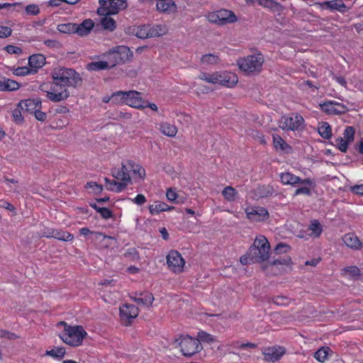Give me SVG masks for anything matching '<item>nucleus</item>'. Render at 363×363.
I'll list each match as a JSON object with an SVG mask.
<instances>
[{
	"label": "nucleus",
	"mask_w": 363,
	"mask_h": 363,
	"mask_svg": "<svg viewBox=\"0 0 363 363\" xmlns=\"http://www.w3.org/2000/svg\"><path fill=\"white\" fill-rule=\"evenodd\" d=\"M59 325L63 326V330L59 335L60 338L69 346L81 345L87 335V333L81 325H70L64 321L60 322Z\"/></svg>",
	"instance_id": "f257e3e1"
},
{
	"label": "nucleus",
	"mask_w": 363,
	"mask_h": 363,
	"mask_svg": "<svg viewBox=\"0 0 363 363\" xmlns=\"http://www.w3.org/2000/svg\"><path fill=\"white\" fill-rule=\"evenodd\" d=\"M198 78L207 83L228 88L233 87L238 82V78L235 73L227 71H219L213 73L201 72Z\"/></svg>",
	"instance_id": "f03ea898"
},
{
	"label": "nucleus",
	"mask_w": 363,
	"mask_h": 363,
	"mask_svg": "<svg viewBox=\"0 0 363 363\" xmlns=\"http://www.w3.org/2000/svg\"><path fill=\"white\" fill-rule=\"evenodd\" d=\"M270 245L266 237L259 235L248 250V255L252 262H263L269 257Z\"/></svg>",
	"instance_id": "7ed1b4c3"
},
{
	"label": "nucleus",
	"mask_w": 363,
	"mask_h": 363,
	"mask_svg": "<svg viewBox=\"0 0 363 363\" xmlns=\"http://www.w3.org/2000/svg\"><path fill=\"white\" fill-rule=\"evenodd\" d=\"M51 75L53 82L67 86H77L82 82L79 74L72 69L55 67L52 71Z\"/></svg>",
	"instance_id": "20e7f679"
},
{
	"label": "nucleus",
	"mask_w": 363,
	"mask_h": 363,
	"mask_svg": "<svg viewBox=\"0 0 363 363\" xmlns=\"http://www.w3.org/2000/svg\"><path fill=\"white\" fill-rule=\"evenodd\" d=\"M133 55V54L128 47L119 45L106 52L104 57L107 60L112 68L118 64L124 63L130 60Z\"/></svg>",
	"instance_id": "39448f33"
},
{
	"label": "nucleus",
	"mask_w": 363,
	"mask_h": 363,
	"mask_svg": "<svg viewBox=\"0 0 363 363\" xmlns=\"http://www.w3.org/2000/svg\"><path fill=\"white\" fill-rule=\"evenodd\" d=\"M264 60L263 55L258 52L240 59L238 65L243 72L252 74L261 71Z\"/></svg>",
	"instance_id": "423d86ee"
},
{
	"label": "nucleus",
	"mask_w": 363,
	"mask_h": 363,
	"mask_svg": "<svg viewBox=\"0 0 363 363\" xmlns=\"http://www.w3.org/2000/svg\"><path fill=\"white\" fill-rule=\"evenodd\" d=\"M133 33L138 38L145 39L147 38H155L163 35L167 33V29L165 26L155 25H143L135 26L132 28Z\"/></svg>",
	"instance_id": "0eeeda50"
},
{
	"label": "nucleus",
	"mask_w": 363,
	"mask_h": 363,
	"mask_svg": "<svg viewBox=\"0 0 363 363\" xmlns=\"http://www.w3.org/2000/svg\"><path fill=\"white\" fill-rule=\"evenodd\" d=\"M305 121L301 115L293 113L283 116L279 121L278 125L284 130H301L304 128Z\"/></svg>",
	"instance_id": "6e6552de"
},
{
	"label": "nucleus",
	"mask_w": 363,
	"mask_h": 363,
	"mask_svg": "<svg viewBox=\"0 0 363 363\" xmlns=\"http://www.w3.org/2000/svg\"><path fill=\"white\" fill-rule=\"evenodd\" d=\"M207 18L209 22L218 26L231 24L238 21L235 13L228 9H220L208 14Z\"/></svg>",
	"instance_id": "1a4fd4ad"
},
{
	"label": "nucleus",
	"mask_w": 363,
	"mask_h": 363,
	"mask_svg": "<svg viewBox=\"0 0 363 363\" xmlns=\"http://www.w3.org/2000/svg\"><path fill=\"white\" fill-rule=\"evenodd\" d=\"M46 84H42L40 86L41 91L46 93L48 99L53 102H59L68 98L69 93L67 91V86L58 84L53 82L50 90H46Z\"/></svg>",
	"instance_id": "9d476101"
},
{
	"label": "nucleus",
	"mask_w": 363,
	"mask_h": 363,
	"mask_svg": "<svg viewBox=\"0 0 363 363\" xmlns=\"http://www.w3.org/2000/svg\"><path fill=\"white\" fill-rule=\"evenodd\" d=\"M101 7L98 9L99 14H116L127 8L126 0H99Z\"/></svg>",
	"instance_id": "9b49d317"
},
{
	"label": "nucleus",
	"mask_w": 363,
	"mask_h": 363,
	"mask_svg": "<svg viewBox=\"0 0 363 363\" xmlns=\"http://www.w3.org/2000/svg\"><path fill=\"white\" fill-rule=\"evenodd\" d=\"M94 23L91 19H86L79 25L77 24H61L58 26L60 32H75L80 36L88 35L93 29Z\"/></svg>",
	"instance_id": "f8f14e48"
},
{
	"label": "nucleus",
	"mask_w": 363,
	"mask_h": 363,
	"mask_svg": "<svg viewBox=\"0 0 363 363\" xmlns=\"http://www.w3.org/2000/svg\"><path fill=\"white\" fill-rule=\"evenodd\" d=\"M179 347L183 355L186 357L192 356L201 349L199 340L189 336H185L181 338Z\"/></svg>",
	"instance_id": "ddd939ff"
},
{
	"label": "nucleus",
	"mask_w": 363,
	"mask_h": 363,
	"mask_svg": "<svg viewBox=\"0 0 363 363\" xmlns=\"http://www.w3.org/2000/svg\"><path fill=\"white\" fill-rule=\"evenodd\" d=\"M245 211L247 218L252 223L265 222L269 218L268 211L262 206H248Z\"/></svg>",
	"instance_id": "4468645a"
},
{
	"label": "nucleus",
	"mask_w": 363,
	"mask_h": 363,
	"mask_svg": "<svg viewBox=\"0 0 363 363\" xmlns=\"http://www.w3.org/2000/svg\"><path fill=\"white\" fill-rule=\"evenodd\" d=\"M167 263L172 272L180 273L183 271L185 261L179 252L172 250L167 256Z\"/></svg>",
	"instance_id": "2eb2a0df"
},
{
	"label": "nucleus",
	"mask_w": 363,
	"mask_h": 363,
	"mask_svg": "<svg viewBox=\"0 0 363 363\" xmlns=\"http://www.w3.org/2000/svg\"><path fill=\"white\" fill-rule=\"evenodd\" d=\"M281 182L284 185L296 186L297 184L308 185L312 186L313 182L311 179H301L299 177H297L289 172H283L280 174Z\"/></svg>",
	"instance_id": "dca6fc26"
},
{
	"label": "nucleus",
	"mask_w": 363,
	"mask_h": 363,
	"mask_svg": "<svg viewBox=\"0 0 363 363\" xmlns=\"http://www.w3.org/2000/svg\"><path fill=\"white\" fill-rule=\"evenodd\" d=\"M125 104L137 109H144V99L137 91H125Z\"/></svg>",
	"instance_id": "f3484780"
},
{
	"label": "nucleus",
	"mask_w": 363,
	"mask_h": 363,
	"mask_svg": "<svg viewBox=\"0 0 363 363\" xmlns=\"http://www.w3.org/2000/svg\"><path fill=\"white\" fill-rule=\"evenodd\" d=\"M285 349L279 346L265 347L262 350L265 361L274 362L279 360L285 353Z\"/></svg>",
	"instance_id": "a211bd4d"
},
{
	"label": "nucleus",
	"mask_w": 363,
	"mask_h": 363,
	"mask_svg": "<svg viewBox=\"0 0 363 363\" xmlns=\"http://www.w3.org/2000/svg\"><path fill=\"white\" fill-rule=\"evenodd\" d=\"M130 163V160H126L122 162L121 167L113 172V176L118 180L121 182L130 183L131 178L130 173H131L130 169H128L127 164Z\"/></svg>",
	"instance_id": "6ab92c4d"
},
{
	"label": "nucleus",
	"mask_w": 363,
	"mask_h": 363,
	"mask_svg": "<svg viewBox=\"0 0 363 363\" xmlns=\"http://www.w3.org/2000/svg\"><path fill=\"white\" fill-rule=\"evenodd\" d=\"M320 106L321 110L328 114H339L345 111V106L337 101H329Z\"/></svg>",
	"instance_id": "aec40b11"
},
{
	"label": "nucleus",
	"mask_w": 363,
	"mask_h": 363,
	"mask_svg": "<svg viewBox=\"0 0 363 363\" xmlns=\"http://www.w3.org/2000/svg\"><path fill=\"white\" fill-rule=\"evenodd\" d=\"M120 314L123 320L130 322L138 316V308L133 304H124L120 307Z\"/></svg>",
	"instance_id": "412c9836"
},
{
	"label": "nucleus",
	"mask_w": 363,
	"mask_h": 363,
	"mask_svg": "<svg viewBox=\"0 0 363 363\" xmlns=\"http://www.w3.org/2000/svg\"><path fill=\"white\" fill-rule=\"evenodd\" d=\"M132 298L138 306L147 308H149L154 301L152 294L147 291H144L139 294H135Z\"/></svg>",
	"instance_id": "4be33fe9"
},
{
	"label": "nucleus",
	"mask_w": 363,
	"mask_h": 363,
	"mask_svg": "<svg viewBox=\"0 0 363 363\" xmlns=\"http://www.w3.org/2000/svg\"><path fill=\"white\" fill-rule=\"evenodd\" d=\"M45 64V57L41 54L31 55L28 58V65L30 70L35 74L38 70Z\"/></svg>",
	"instance_id": "5701e85b"
},
{
	"label": "nucleus",
	"mask_w": 363,
	"mask_h": 363,
	"mask_svg": "<svg viewBox=\"0 0 363 363\" xmlns=\"http://www.w3.org/2000/svg\"><path fill=\"white\" fill-rule=\"evenodd\" d=\"M342 241L348 247L352 250H358L362 247V242L354 233H346L342 237Z\"/></svg>",
	"instance_id": "b1692460"
},
{
	"label": "nucleus",
	"mask_w": 363,
	"mask_h": 363,
	"mask_svg": "<svg viewBox=\"0 0 363 363\" xmlns=\"http://www.w3.org/2000/svg\"><path fill=\"white\" fill-rule=\"evenodd\" d=\"M41 102L38 99H25L18 103V106L25 111L33 113L40 107Z\"/></svg>",
	"instance_id": "393cba45"
},
{
	"label": "nucleus",
	"mask_w": 363,
	"mask_h": 363,
	"mask_svg": "<svg viewBox=\"0 0 363 363\" xmlns=\"http://www.w3.org/2000/svg\"><path fill=\"white\" fill-rule=\"evenodd\" d=\"M156 6L160 12L170 13L177 11V6L173 0H157Z\"/></svg>",
	"instance_id": "a878e982"
},
{
	"label": "nucleus",
	"mask_w": 363,
	"mask_h": 363,
	"mask_svg": "<svg viewBox=\"0 0 363 363\" xmlns=\"http://www.w3.org/2000/svg\"><path fill=\"white\" fill-rule=\"evenodd\" d=\"M127 167L128 169H130L133 179L140 180L145 179L146 174L145 170L140 164L130 160V163L127 164Z\"/></svg>",
	"instance_id": "bb28decb"
},
{
	"label": "nucleus",
	"mask_w": 363,
	"mask_h": 363,
	"mask_svg": "<svg viewBox=\"0 0 363 363\" xmlns=\"http://www.w3.org/2000/svg\"><path fill=\"white\" fill-rule=\"evenodd\" d=\"M309 236L313 238H318L323 233V226L318 220H312L308 227Z\"/></svg>",
	"instance_id": "cd10ccee"
},
{
	"label": "nucleus",
	"mask_w": 363,
	"mask_h": 363,
	"mask_svg": "<svg viewBox=\"0 0 363 363\" xmlns=\"http://www.w3.org/2000/svg\"><path fill=\"white\" fill-rule=\"evenodd\" d=\"M159 125V130L166 136L173 138L177 133V128L173 124H170L167 122H162Z\"/></svg>",
	"instance_id": "c85d7f7f"
},
{
	"label": "nucleus",
	"mask_w": 363,
	"mask_h": 363,
	"mask_svg": "<svg viewBox=\"0 0 363 363\" xmlns=\"http://www.w3.org/2000/svg\"><path fill=\"white\" fill-rule=\"evenodd\" d=\"M255 191V196L259 199L272 196L274 193V189L272 186L262 185L257 186Z\"/></svg>",
	"instance_id": "c756f323"
},
{
	"label": "nucleus",
	"mask_w": 363,
	"mask_h": 363,
	"mask_svg": "<svg viewBox=\"0 0 363 363\" xmlns=\"http://www.w3.org/2000/svg\"><path fill=\"white\" fill-rule=\"evenodd\" d=\"M105 181L108 185V189L111 191H115V192H121L128 185V183L126 182H117L114 180H110L107 178L105 179Z\"/></svg>",
	"instance_id": "7c9ffc66"
},
{
	"label": "nucleus",
	"mask_w": 363,
	"mask_h": 363,
	"mask_svg": "<svg viewBox=\"0 0 363 363\" xmlns=\"http://www.w3.org/2000/svg\"><path fill=\"white\" fill-rule=\"evenodd\" d=\"M222 195L225 200L230 202H233L236 200L238 192L236 189L231 186H228L222 191Z\"/></svg>",
	"instance_id": "2f4dec72"
},
{
	"label": "nucleus",
	"mask_w": 363,
	"mask_h": 363,
	"mask_svg": "<svg viewBox=\"0 0 363 363\" xmlns=\"http://www.w3.org/2000/svg\"><path fill=\"white\" fill-rule=\"evenodd\" d=\"M167 209H168L167 204L160 201H155L149 206V211L152 215H157Z\"/></svg>",
	"instance_id": "473e14b6"
},
{
	"label": "nucleus",
	"mask_w": 363,
	"mask_h": 363,
	"mask_svg": "<svg viewBox=\"0 0 363 363\" xmlns=\"http://www.w3.org/2000/svg\"><path fill=\"white\" fill-rule=\"evenodd\" d=\"M110 68L111 67L107 60L98 62H93L87 65V69L91 71L103 70Z\"/></svg>",
	"instance_id": "72a5a7b5"
},
{
	"label": "nucleus",
	"mask_w": 363,
	"mask_h": 363,
	"mask_svg": "<svg viewBox=\"0 0 363 363\" xmlns=\"http://www.w3.org/2000/svg\"><path fill=\"white\" fill-rule=\"evenodd\" d=\"M104 16L101 18V23L104 29L113 31L116 28L115 20L110 16L111 14H103Z\"/></svg>",
	"instance_id": "f704fd0d"
},
{
	"label": "nucleus",
	"mask_w": 363,
	"mask_h": 363,
	"mask_svg": "<svg viewBox=\"0 0 363 363\" xmlns=\"http://www.w3.org/2000/svg\"><path fill=\"white\" fill-rule=\"evenodd\" d=\"M318 133L325 139H329L332 136V130L330 125L326 122H322L318 126Z\"/></svg>",
	"instance_id": "c9c22d12"
},
{
	"label": "nucleus",
	"mask_w": 363,
	"mask_h": 363,
	"mask_svg": "<svg viewBox=\"0 0 363 363\" xmlns=\"http://www.w3.org/2000/svg\"><path fill=\"white\" fill-rule=\"evenodd\" d=\"M2 87V91H11L18 89L20 84L15 80L4 78Z\"/></svg>",
	"instance_id": "e433bc0d"
},
{
	"label": "nucleus",
	"mask_w": 363,
	"mask_h": 363,
	"mask_svg": "<svg viewBox=\"0 0 363 363\" xmlns=\"http://www.w3.org/2000/svg\"><path fill=\"white\" fill-rule=\"evenodd\" d=\"M53 238L62 241H71L74 236L69 232L54 229Z\"/></svg>",
	"instance_id": "4c0bfd02"
},
{
	"label": "nucleus",
	"mask_w": 363,
	"mask_h": 363,
	"mask_svg": "<svg viewBox=\"0 0 363 363\" xmlns=\"http://www.w3.org/2000/svg\"><path fill=\"white\" fill-rule=\"evenodd\" d=\"M258 4L273 11H278L281 7L280 4L274 0H258Z\"/></svg>",
	"instance_id": "58836bf2"
},
{
	"label": "nucleus",
	"mask_w": 363,
	"mask_h": 363,
	"mask_svg": "<svg viewBox=\"0 0 363 363\" xmlns=\"http://www.w3.org/2000/svg\"><path fill=\"white\" fill-rule=\"evenodd\" d=\"M79 233H80L81 235H84V236H86V235H87L89 234H92V235H94V238L96 240L100 239L101 238L103 239H106V238L113 239L112 237L107 236V235H104L102 233L91 231L88 228H81L79 230Z\"/></svg>",
	"instance_id": "ea45409f"
},
{
	"label": "nucleus",
	"mask_w": 363,
	"mask_h": 363,
	"mask_svg": "<svg viewBox=\"0 0 363 363\" xmlns=\"http://www.w3.org/2000/svg\"><path fill=\"white\" fill-rule=\"evenodd\" d=\"M329 347H321L314 353V357L320 362H324L328 359Z\"/></svg>",
	"instance_id": "a19ab883"
},
{
	"label": "nucleus",
	"mask_w": 363,
	"mask_h": 363,
	"mask_svg": "<svg viewBox=\"0 0 363 363\" xmlns=\"http://www.w3.org/2000/svg\"><path fill=\"white\" fill-rule=\"evenodd\" d=\"M273 144L277 150H284L287 147L286 142L279 135H273Z\"/></svg>",
	"instance_id": "79ce46f5"
},
{
	"label": "nucleus",
	"mask_w": 363,
	"mask_h": 363,
	"mask_svg": "<svg viewBox=\"0 0 363 363\" xmlns=\"http://www.w3.org/2000/svg\"><path fill=\"white\" fill-rule=\"evenodd\" d=\"M11 71L16 76L23 77L28 74H33L34 72L31 71L28 67H19L17 68H12Z\"/></svg>",
	"instance_id": "37998d69"
},
{
	"label": "nucleus",
	"mask_w": 363,
	"mask_h": 363,
	"mask_svg": "<svg viewBox=\"0 0 363 363\" xmlns=\"http://www.w3.org/2000/svg\"><path fill=\"white\" fill-rule=\"evenodd\" d=\"M201 60L203 64L215 65L219 62L220 59L217 55L213 54H208L203 55L201 57Z\"/></svg>",
	"instance_id": "c03bdc74"
},
{
	"label": "nucleus",
	"mask_w": 363,
	"mask_h": 363,
	"mask_svg": "<svg viewBox=\"0 0 363 363\" xmlns=\"http://www.w3.org/2000/svg\"><path fill=\"white\" fill-rule=\"evenodd\" d=\"M113 104H125V91H118L112 94Z\"/></svg>",
	"instance_id": "a18cd8bd"
},
{
	"label": "nucleus",
	"mask_w": 363,
	"mask_h": 363,
	"mask_svg": "<svg viewBox=\"0 0 363 363\" xmlns=\"http://www.w3.org/2000/svg\"><path fill=\"white\" fill-rule=\"evenodd\" d=\"M46 354L55 358H62L65 354V350L64 347H57L49 351H46Z\"/></svg>",
	"instance_id": "49530a36"
},
{
	"label": "nucleus",
	"mask_w": 363,
	"mask_h": 363,
	"mask_svg": "<svg viewBox=\"0 0 363 363\" xmlns=\"http://www.w3.org/2000/svg\"><path fill=\"white\" fill-rule=\"evenodd\" d=\"M354 133L355 130L353 127L347 126L344 130L342 138L351 143L354 140Z\"/></svg>",
	"instance_id": "de8ad7c7"
},
{
	"label": "nucleus",
	"mask_w": 363,
	"mask_h": 363,
	"mask_svg": "<svg viewBox=\"0 0 363 363\" xmlns=\"http://www.w3.org/2000/svg\"><path fill=\"white\" fill-rule=\"evenodd\" d=\"M292 261L291 258L289 256L284 257L283 259H277L274 260L272 263H270V267H272V270L273 271V268L277 265H290L291 264Z\"/></svg>",
	"instance_id": "09e8293b"
},
{
	"label": "nucleus",
	"mask_w": 363,
	"mask_h": 363,
	"mask_svg": "<svg viewBox=\"0 0 363 363\" xmlns=\"http://www.w3.org/2000/svg\"><path fill=\"white\" fill-rule=\"evenodd\" d=\"M325 4L327 6L328 9H333V10H338L340 11L341 9L345 8V4L341 1L338 0H333L330 1H327L325 3Z\"/></svg>",
	"instance_id": "8fccbe9b"
},
{
	"label": "nucleus",
	"mask_w": 363,
	"mask_h": 363,
	"mask_svg": "<svg viewBox=\"0 0 363 363\" xmlns=\"http://www.w3.org/2000/svg\"><path fill=\"white\" fill-rule=\"evenodd\" d=\"M335 143L336 147L342 152H345L347 151L348 145L350 144V143H347V141L342 137L337 138L335 140Z\"/></svg>",
	"instance_id": "3c124183"
},
{
	"label": "nucleus",
	"mask_w": 363,
	"mask_h": 363,
	"mask_svg": "<svg viewBox=\"0 0 363 363\" xmlns=\"http://www.w3.org/2000/svg\"><path fill=\"white\" fill-rule=\"evenodd\" d=\"M291 250V247L285 243L280 242L274 248V252L277 255H280L283 253H287Z\"/></svg>",
	"instance_id": "603ef678"
},
{
	"label": "nucleus",
	"mask_w": 363,
	"mask_h": 363,
	"mask_svg": "<svg viewBox=\"0 0 363 363\" xmlns=\"http://www.w3.org/2000/svg\"><path fill=\"white\" fill-rule=\"evenodd\" d=\"M124 256L133 261L138 260L140 258L139 253L135 248H129L124 254Z\"/></svg>",
	"instance_id": "864d4df0"
},
{
	"label": "nucleus",
	"mask_w": 363,
	"mask_h": 363,
	"mask_svg": "<svg viewBox=\"0 0 363 363\" xmlns=\"http://www.w3.org/2000/svg\"><path fill=\"white\" fill-rule=\"evenodd\" d=\"M22 111L23 110L18 106L12 111L13 118L16 123H21L23 121Z\"/></svg>",
	"instance_id": "5fc2aeb1"
},
{
	"label": "nucleus",
	"mask_w": 363,
	"mask_h": 363,
	"mask_svg": "<svg viewBox=\"0 0 363 363\" xmlns=\"http://www.w3.org/2000/svg\"><path fill=\"white\" fill-rule=\"evenodd\" d=\"M0 337L6 338L8 340H15L18 338L19 337L13 333H11L9 330L0 329Z\"/></svg>",
	"instance_id": "6e6d98bb"
},
{
	"label": "nucleus",
	"mask_w": 363,
	"mask_h": 363,
	"mask_svg": "<svg viewBox=\"0 0 363 363\" xmlns=\"http://www.w3.org/2000/svg\"><path fill=\"white\" fill-rule=\"evenodd\" d=\"M26 12L27 14L35 16L40 13V9L36 4H29L26 7Z\"/></svg>",
	"instance_id": "4d7b16f0"
},
{
	"label": "nucleus",
	"mask_w": 363,
	"mask_h": 363,
	"mask_svg": "<svg viewBox=\"0 0 363 363\" xmlns=\"http://www.w3.org/2000/svg\"><path fill=\"white\" fill-rule=\"evenodd\" d=\"M166 196H167V199L169 201H172V202H177V203H182V201H177V192L175 191V190L172 189H167V193H166Z\"/></svg>",
	"instance_id": "13d9d810"
},
{
	"label": "nucleus",
	"mask_w": 363,
	"mask_h": 363,
	"mask_svg": "<svg viewBox=\"0 0 363 363\" xmlns=\"http://www.w3.org/2000/svg\"><path fill=\"white\" fill-rule=\"evenodd\" d=\"M97 212L104 219H108L113 216L112 212L107 208L101 207V208H98Z\"/></svg>",
	"instance_id": "bf43d9fd"
},
{
	"label": "nucleus",
	"mask_w": 363,
	"mask_h": 363,
	"mask_svg": "<svg viewBox=\"0 0 363 363\" xmlns=\"http://www.w3.org/2000/svg\"><path fill=\"white\" fill-rule=\"evenodd\" d=\"M344 271L352 277H357L359 274V269L356 266H350L344 269Z\"/></svg>",
	"instance_id": "052dcab7"
},
{
	"label": "nucleus",
	"mask_w": 363,
	"mask_h": 363,
	"mask_svg": "<svg viewBox=\"0 0 363 363\" xmlns=\"http://www.w3.org/2000/svg\"><path fill=\"white\" fill-rule=\"evenodd\" d=\"M198 337H199V339L201 341H204V342H211L214 340L213 337L211 335L208 334L207 333L203 332V331L199 332L198 333Z\"/></svg>",
	"instance_id": "680f3d73"
},
{
	"label": "nucleus",
	"mask_w": 363,
	"mask_h": 363,
	"mask_svg": "<svg viewBox=\"0 0 363 363\" xmlns=\"http://www.w3.org/2000/svg\"><path fill=\"white\" fill-rule=\"evenodd\" d=\"M86 188L92 189L94 192L96 194L101 192L103 190V187L101 185L93 182H88L86 184Z\"/></svg>",
	"instance_id": "e2e57ef3"
},
{
	"label": "nucleus",
	"mask_w": 363,
	"mask_h": 363,
	"mask_svg": "<svg viewBox=\"0 0 363 363\" xmlns=\"http://www.w3.org/2000/svg\"><path fill=\"white\" fill-rule=\"evenodd\" d=\"M5 50L9 54L19 55L22 52L21 48H20L18 46H15V45H9L6 46Z\"/></svg>",
	"instance_id": "0e129e2a"
},
{
	"label": "nucleus",
	"mask_w": 363,
	"mask_h": 363,
	"mask_svg": "<svg viewBox=\"0 0 363 363\" xmlns=\"http://www.w3.org/2000/svg\"><path fill=\"white\" fill-rule=\"evenodd\" d=\"M273 301L275 304L279 306L288 305L289 303V298L283 296L275 297Z\"/></svg>",
	"instance_id": "69168bd1"
},
{
	"label": "nucleus",
	"mask_w": 363,
	"mask_h": 363,
	"mask_svg": "<svg viewBox=\"0 0 363 363\" xmlns=\"http://www.w3.org/2000/svg\"><path fill=\"white\" fill-rule=\"evenodd\" d=\"M300 194H305V195H308V196L311 195L310 188H308L307 186H303V187H300V188H298L297 189H296V191L294 194V196H298Z\"/></svg>",
	"instance_id": "338daca9"
},
{
	"label": "nucleus",
	"mask_w": 363,
	"mask_h": 363,
	"mask_svg": "<svg viewBox=\"0 0 363 363\" xmlns=\"http://www.w3.org/2000/svg\"><path fill=\"white\" fill-rule=\"evenodd\" d=\"M11 29L7 26H0V38H6L11 35Z\"/></svg>",
	"instance_id": "774afa93"
}]
</instances>
